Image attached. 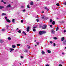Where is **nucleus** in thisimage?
Returning a JSON list of instances; mask_svg holds the SVG:
<instances>
[{
	"label": "nucleus",
	"mask_w": 66,
	"mask_h": 66,
	"mask_svg": "<svg viewBox=\"0 0 66 66\" xmlns=\"http://www.w3.org/2000/svg\"><path fill=\"white\" fill-rule=\"evenodd\" d=\"M38 18H38H39L38 17V18Z\"/></svg>",
	"instance_id": "nucleus-62"
},
{
	"label": "nucleus",
	"mask_w": 66,
	"mask_h": 66,
	"mask_svg": "<svg viewBox=\"0 0 66 66\" xmlns=\"http://www.w3.org/2000/svg\"><path fill=\"white\" fill-rule=\"evenodd\" d=\"M42 19H44L45 18L44 17H43L42 18Z\"/></svg>",
	"instance_id": "nucleus-47"
},
{
	"label": "nucleus",
	"mask_w": 66,
	"mask_h": 66,
	"mask_svg": "<svg viewBox=\"0 0 66 66\" xmlns=\"http://www.w3.org/2000/svg\"><path fill=\"white\" fill-rule=\"evenodd\" d=\"M33 28H34V29L35 28H36V27H33Z\"/></svg>",
	"instance_id": "nucleus-42"
},
{
	"label": "nucleus",
	"mask_w": 66,
	"mask_h": 66,
	"mask_svg": "<svg viewBox=\"0 0 66 66\" xmlns=\"http://www.w3.org/2000/svg\"><path fill=\"white\" fill-rule=\"evenodd\" d=\"M20 65H21V63H20Z\"/></svg>",
	"instance_id": "nucleus-58"
},
{
	"label": "nucleus",
	"mask_w": 66,
	"mask_h": 66,
	"mask_svg": "<svg viewBox=\"0 0 66 66\" xmlns=\"http://www.w3.org/2000/svg\"><path fill=\"white\" fill-rule=\"evenodd\" d=\"M4 8V7L3 6H0V9H3Z\"/></svg>",
	"instance_id": "nucleus-21"
},
{
	"label": "nucleus",
	"mask_w": 66,
	"mask_h": 66,
	"mask_svg": "<svg viewBox=\"0 0 66 66\" xmlns=\"http://www.w3.org/2000/svg\"><path fill=\"white\" fill-rule=\"evenodd\" d=\"M4 4H6V2H4Z\"/></svg>",
	"instance_id": "nucleus-51"
},
{
	"label": "nucleus",
	"mask_w": 66,
	"mask_h": 66,
	"mask_svg": "<svg viewBox=\"0 0 66 66\" xmlns=\"http://www.w3.org/2000/svg\"><path fill=\"white\" fill-rule=\"evenodd\" d=\"M50 44H52L53 43V42H52V41H50Z\"/></svg>",
	"instance_id": "nucleus-33"
},
{
	"label": "nucleus",
	"mask_w": 66,
	"mask_h": 66,
	"mask_svg": "<svg viewBox=\"0 0 66 66\" xmlns=\"http://www.w3.org/2000/svg\"><path fill=\"white\" fill-rule=\"evenodd\" d=\"M27 47L28 49H30V46H29L27 45Z\"/></svg>",
	"instance_id": "nucleus-9"
},
{
	"label": "nucleus",
	"mask_w": 66,
	"mask_h": 66,
	"mask_svg": "<svg viewBox=\"0 0 66 66\" xmlns=\"http://www.w3.org/2000/svg\"><path fill=\"white\" fill-rule=\"evenodd\" d=\"M12 66H14V65H12Z\"/></svg>",
	"instance_id": "nucleus-64"
},
{
	"label": "nucleus",
	"mask_w": 66,
	"mask_h": 66,
	"mask_svg": "<svg viewBox=\"0 0 66 66\" xmlns=\"http://www.w3.org/2000/svg\"><path fill=\"white\" fill-rule=\"evenodd\" d=\"M42 13H44V11H43V12H42Z\"/></svg>",
	"instance_id": "nucleus-52"
},
{
	"label": "nucleus",
	"mask_w": 66,
	"mask_h": 66,
	"mask_svg": "<svg viewBox=\"0 0 66 66\" xmlns=\"http://www.w3.org/2000/svg\"><path fill=\"white\" fill-rule=\"evenodd\" d=\"M36 21L37 22H38V21H39V20L38 19H36Z\"/></svg>",
	"instance_id": "nucleus-36"
},
{
	"label": "nucleus",
	"mask_w": 66,
	"mask_h": 66,
	"mask_svg": "<svg viewBox=\"0 0 66 66\" xmlns=\"http://www.w3.org/2000/svg\"><path fill=\"white\" fill-rule=\"evenodd\" d=\"M46 66H49V65L48 64L46 65Z\"/></svg>",
	"instance_id": "nucleus-48"
},
{
	"label": "nucleus",
	"mask_w": 66,
	"mask_h": 66,
	"mask_svg": "<svg viewBox=\"0 0 66 66\" xmlns=\"http://www.w3.org/2000/svg\"><path fill=\"white\" fill-rule=\"evenodd\" d=\"M27 7L28 8V9H30V7L29 6V5H28L27 6Z\"/></svg>",
	"instance_id": "nucleus-28"
},
{
	"label": "nucleus",
	"mask_w": 66,
	"mask_h": 66,
	"mask_svg": "<svg viewBox=\"0 0 66 66\" xmlns=\"http://www.w3.org/2000/svg\"><path fill=\"white\" fill-rule=\"evenodd\" d=\"M6 27H8V26L7 25H6Z\"/></svg>",
	"instance_id": "nucleus-57"
},
{
	"label": "nucleus",
	"mask_w": 66,
	"mask_h": 66,
	"mask_svg": "<svg viewBox=\"0 0 66 66\" xmlns=\"http://www.w3.org/2000/svg\"><path fill=\"white\" fill-rule=\"evenodd\" d=\"M47 52L48 53H51V51L49 50H48Z\"/></svg>",
	"instance_id": "nucleus-16"
},
{
	"label": "nucleus",
	"mask_w": 66,
	"mask_h": 66,
	"mask_svg": "<svg viewBox=\"0 0 66 66\" xmlns=\"http://www.w3.org/2000/svg\"><path fill=\"white\" fill-rule=\"evenodd\" d=\"M35 46L36 47V46H37V45H35Z\"/></svg>",
	"instance_id": "nucleus-59"
},
{
	"label": "nucleus",
	"mask_w": 66,
	"mask_h": 66,
	"mask_svg": "<svg viewBox=\"0 0 66 66\" xmlns=\"http://www.w3.org/2000/svg\"><path fill=\"white\" fill-rule=\"evenodd\" d=\"M53 44V46H54V47H55V43H54Z\"/></svg>",
	"instance_id": "nucleus-30"
},
{
	"label": "nucleus",
	"mask_w": 66,
	"mask_h": 66,
	"mask_svg": "<svg viewBox=\"0 0 66 66\" xmlns=\"http://www.w3.org/2000/svg\"><path fill=\"white\" fill-rule=\"evenodd\" d=\"M46 27L47 25H45L43 26L42 28V29H46Z\"/></svg>",
	"instance_id": "nucleus-2"
},
{
	"label": "nucleus",
	"mask_w": 66,
	"mask_h": 66,
	"mask_svg": "<svg viewBox=\"0 0 66 66\" xmlns=\"http://www.w3.org/2000/svg\"><path fill=\"white\" fill-rule=\"evenodd\" d=\"M54 39H57V38L56 37H54Z\"/></svg>",
	"instance_id": "nucleus-25"
},
{
	"label": "nucleus",
	"mask_w": 66,
	"mask_h": 66,
	"mask_svg": "<svg viewBox=\"0 0 66 66\" xmlns=\"http://www.w3.org/2000/svg\"><path fill=\"white\" fill-rule=\"evenodd\" d=\"M66 42V41H65L64 42H63V44H65H65H66V43H65Z\"/></svg>",
	"instance_id": "nucleus-34"
},
{
	"label": "nucleus",
	"mask_w": 66,
	"mask_h": 66,
	"mask_svg": "<svg viewBox=\"0 0 66 66\" xmlns=\"http://www.w3.org/2000/svg\"><path fill=\"white\" fill-rule=\"evenodd\" d=\"M45 9H47V7H45Z\"/></svg>",
	"instance_id": "nucleus-49"
},
{
	"label": "nucleus",
	"mask_w": 66,
	"mask_h": 66,
	"mask_svg": "<svg viewBox=\"0 0 66 66\" xmlns=\"http://www.w3.org/2000/svg\"><path fill=\"white\" fill-rule=\"evenodd\" d=\"M5 19H6V21L7 22H10V20L9 19H7V18L6 17H5Z\"/></svg>",
	"instance_id": "nucleus-1"
},
{
	"label": "nucleus",
	"mask_w": 66,
	"mask_h": 66,
	"mask_svg": "<svg viewBox=\"0 0 66 66\" xmlns=\"http://www.w3.org/2000/svg\"><path fill=\"white\" fill-rule=\"evenodd\" d=\"M17 46H20V44H17Z\"/></svg>",
	"instance_id": "nucleus-32"
},
{
	"label": "nucleus",
	"mask_w": 66,
	"mask_h": 66,
	"mask_svg": "<svg viewBox=\"0 0 66 66\" xmlns=\"http://www.w3.org/2000/svg\"><path fill=\"white\" fill-rule=\"evenodd\" d=\"M21 58L22 59L23 57V56H21Z\"/></svg>",
	"instance_id": "nucleus-46"
},
{
	"label": "nucleus",
	"mask_w": 66,
	"mask_h": 66,
	"mask_svg": "<svg viewBox=\"0 0 66 66\" xmlns=\"http://www.w3.org/2000/svg\"><path fill=\"white\" fill-rule=\"evenodd\" d=\"M42 32L43 34H45V33H46V32L45 31H42Z\"/></svg>",
	"instance_id": "nucleus-11"
},
{
	"label": "nucleus",
	"mask_w": 66,
	"mask_h": 66,
	"mask_svg": "<svg viewBox=\"0 0 66 66\" xmlns=\"http://www.w3.org/2000/svg\"><path fill=\"white\" fill-rule=\"evenodd\" d=\"M58 30H59V27H57L56 29V31H58Z\"/></svg>",
	"instance_id": "nucleus-19"
},
{
	"label": "nucleus",
	"mask_w": 66,
	"mask_h": 66,
	"mask_svg": "<svg viewBox=\"0 0 66 66\" xmlns=\"http://www.w3.org/2000/svg\"><path fill=\"white\" fill-rule=\"evenodd\" d=\"M4 15H6V14L4 13H3L2 14V16H4Z\"/></svg>",
	"instance_id": "nucleus-13"
},
{
	"label": "nucleus",
	"mask_w": 66,
	"mask_h": 66,
	"mask_svg": "<svg viewBox=\"0 0 66 66\" xmlns=\"http://www.w3.org/2000/svg\"><path fill=\"white\" fill-rule=\"evenodd\" d=\"M23 12H25L26 11V10H22Z\"/></svg>",
	"instance_id": "nucleus-37"
},
{
	"label": "nucleus",
	"mask_w": 66,
	"mask_h": 66,
	"mask_svg": "<svg viewBox=\"0 0 66 66\" xmlns=\"http://www.w3.org/2000/svg\"><path fill=\"white\" fill-rule=\"evenodd\" d=\"M0 42L1 43H2L4 42V41H3V40L1 39L0 40Z\"/></svg>",
	"instance_id": "nucleus-8"
},
{
	"label": "nucleus",
	"mask_w": 66,
	"mask_h": 66,
	"mask_svg": "<svg viewBox=\"0 0 66 66\" xmlns=\"http://www.w3.org/2000/svg\"><path fill=\"white\" fill-rule=\"evenodd\" d=\"M53 34H55V31H54L52 29L51 30V32Z\"/></svg>",
	"instance_id": "nucleus-4"
},
{
	"label": "nucleus",
	"mask_w": 66,
	"mask_h": 66,
	"mask_svg": "<svg viewBox=\"0 0 66 66\" xmlns=\"http://www.w3.org/2000/svg\"><path fill=\"white\" fill-rule=\"evenodd\" d=\"M21 22L22 23V22H23V21L22 20H21Z\"/></svg>",
	"instance_id": "nucleus-41"
},
{
	"label": "nucleus",
	"mask_w": 66,
	"mask_h": 66,
	"mask_svg": "<svg viewBox=\"0 0 66 66\" xmlns=\"http://www.w3.org/2000/svg\"><path fill=\"white\" fill-rule=\"evenodd\" d=\"M64 33H65V32L66 31V30H65V29H64Z\"/></svg>",
	"instance_id": "nucleus-39"
},
{
	"label": "nucleus",
	"mask_w": 66,
	"mask_h": 66,
	"mask_svg": "<svg viewBox=\"0 0 66 66\" xmlns=\"http://www.w3.org/2000/svg\"><path fill=\"white\" fill-rule=\"evenodd\" d=\"M12 51H11H11H10V52H12Z\"/></svg>",
	"instance_id": "nucleus-55"
},
{
	"label": "nucleus",
	"mask_w": 66,
	"mask_h": 66,
	"mask_svg": "<svg viewBox=\"0 0 66 66\" xmlns=\"http://www.w3.org/2000/svg\"><path fill=\"white\" fill-rule=\"evenodd\" d=\"M50 27H51V28H52V26L51 25H50Z\"/></svg>",
	"instance_id": "nucleus-40"
},
{
	"label": "nucleus",
	"mask_w": 66,
	"mask_h": 66,
	"mask_svg": "<svg viewBox=\"0 0 66 66\" xmlns=\"http://www.w3.org/2000/svg\"><path fill=\"white\" fill-rule=\"evenodd\" d=\"M22 33L24 34V35H27V34H26V33H25V32H24V31L22 32Z\"/></svg>",
	"instance_id": "nucleus-14"
},
{
	"label": "nucleus",
	"mask_w": 66,
	"mask_h": 66,
	"mask_svg": "<svg viewBox=\"0 0 66 66\" xmlns=\"http://www.w3.org/2000/svg\"><path fill=\"white\" fill-rule=\"evenodd\" d=\"M24 52H28V50H24Z\"/></svg>",
	"instance_id": "nucleus-24"
},
{
	"label": "nucleus",
	"mask_w": 66,
	"mask_h": 66,
	"mask_svg": "<svg viewBox=\"0 0 66 66\" xmlns=\"http://www.w3.org/2000/svg\"><path fill=\"white\" fill-rule=\"evenodd\" d=\"M64 4L65 5H66V2H65L64 3Z\"/></svg>",
	"instance_id": "nucleus-38"
},
{
	"label": "nucleus",
	"mask_w": 66,
	"mask_h": 66,
	"mask_svg": "<svg viewBox=\"0 0 66 66\" xmlns=\"http://www.w3.org/2000/svg\"><path fill=\"white\" fill-rule=\"evenodd\" d=\"M1 2H3V0H1Z\"/></svg>",
	"instance_id": "nucleus-45"
},
{
	"label": "nucleus",
	"mask_w": 66,
	"mask_h": 66,
	"mask_svg": "<svg viewBox=\"0 0 66 66\" xmlns=\"http://www.w3.org/2000/svg\"><path fill=\"white\" fill-rule=\"evenodd\" d=\"M36 42V40H35V42Z\"/></svg>",
	"instance_id": "nucleus-56"
},
{
	"label": "nucleus",
	"mask_w": 66,
	"mask_h": 66,
	"mask_svg": "<svg viewBox=\"0 0 66 66\" xmlns=\"http://www.w3.org/2000/svg\"><path fill=\"white\" fill-rule=\"evenodd\" d=\"M62 54H64V53H62Z\"/></svg>",
	"instance_id": "nucleus-53"
},
{
	"label": "nucleus",
	"mask_w": 66,
	"mask_h": 66,
	"mask_svg": "<svg viewBox=\"0 0 66 66\" xmlns=\"http://www.w3.org/2000/svg\"><path fill=\"white\" fill-rule=\"evenodd\" d=\"M42 54H45V52H44V51H42Z\"/></svg>",
	"instance_id": "nucleus-10"
},
{
	"label": "nucleus",
	"mask_w": 66,
	"mask_h": 66,
	"mask_svg": "<svg viewBox=\"0 0 66 66\" xmlns=\"http://www.w3.org/2000/svg\"><path fill=\"white\" fill-rule=\"evenodd\" d=\"M33 31H34V32H35V31H36V30H35V29L34 28L33 29Z\"/></svg>",
	"instance_id": "nucleus-23"
},
{
	"label": "nucleus",
	"mask_w": 66,
	"mask_h": 66,
	"mask_svg": "<svg viewBox=\"0 0 66 66\" xmlns=\"http://www.w3.org/2000/svg\"><path fill=\"white\" fill-rule=\"evenodd\" d=\"M57 19H59V18H56Z\"/></svg>",
	"instance_id": "nucleus-54"
},
{
	"label": "nucleus",
	"mask_w": 66,
	"mask_h": 66,
	"mask_svg": "<svg viewBox=\"0 0 66 66\" xmlns=\"http://www.w3.org/2000/svg\"><path fill=\"white\" fill-rule=\"evenodd\" d=\"M59 66H62V64H59Z\"/></svg>",
	"instance_id": "nucleus-43"
},
{
	"label": "nucleus",
	"mask_w": 66,
	"mask_h": 66,
	"mask_svg": "<svg viewBox=\"0 0 66 66\" xmlns=\"http://www.w3.org/2000/svg\"><path fill=\"white\" fill-rule=\"evenodd\" d=\"M12 22H14V23L15 22V19H13Z\"/></svg>",
	"instance_id": "nucleus-26"
},
{
	"label": "nucleus",
	"mask_w": 66,
	"mask_h": 66,
	"mask_svg": "<svg viewBox=\"0 0 66 66\" xmlns=\"http://www.w3.org/2000/svg\"><path fill=\"white\" fill-rule=\"evenodd\" d=\"M36 44H37L38 45L39 44V42H37V43H36Z\"/></svg>",
	"instance_id": "nucleus-35"
},
{
	"label": "nucleus",
	"mask_w": 66,
	"mask_h": 66,
	"mask_svg": "<svg viewBox=\"0 0 66 66\" xmlns=\"http://www.w3.org/2000/svg\"><path fill=\"white\" fill-rule=\"evenodd\" d=\"M52 21V19H51L50 20V22H51Z\"/></svg>",
	"instance_id": "nucleus-31"
},
{
	"label": "nucleus",
	"mask_w": 66,
	"mask_h": 66,
	"mask_svg": "<svg viewBox=\"0 0 66 66\" xmlns=\"http://www.w3.org/2000/svg\"><path fill=\"white\" fill-rule=\"evenodd\" d=\"M7 39H8V40H11V38L10 37H8Z\"/></svg>",
	"instance_id": "nucleus-20"
},
{
	"label": "nucleus",
	"mask_w": 66,
	"mask_h": 66,
	"mask_svg": "<svg viewBox=\"0 0 66 66\" xmlns=\"http://www.w3.org/2000/svg\"><path fill=\"white\" fill-rule=\"evenodd\" d=\"M37 16H38V15H37Z\"/></svg>",
	"instance_id": "nucleus-63"
},
{
	"label": "nucleus",
	"mask_w": 66,
	"mask_h": 66,
	"mask_svg": "<svg viewBox=\"0 0 66 66\" xmlns=\"http://www.w3.org/2000/svg\"><path fill=\"white\" fill-rule=\"evenodd\" d=\"M24 7V6H21V8H23Z\"/></svg>",
	"instance_id": "nucleus-44"
},
{
	"label": "nucleus",
	"mask_w": 66,
	"mask_h": 66,
	"mask_svg": "<svg viewBox=\"0 0 66 66\" xmlns=\"http://www.w3.org/2000/svg\"><path fill=\"white\" fill-rule=\"evenodd\" d=\"M52 24H53V25H54V24H55V22L54 21H53V22L52 23Z\"/></svg>",
	"instance_id": "nucleus-17"
},
{
	"label": "nucleus",
	"mask_w": 66,
	"mask_h": 66,
	"mask_svg": "<svg viewBox=\"0 0 66 66\" xmlns=\"http://www.w3.org/2000/svg\"><path fill=\"white\" fill-rule=\"evenodd\" d=\"M7 8H9V7L10 8L11 7V5L10 4H9L7 6H6Z\"/></svg>",
	"instance_id": "nucleus-5"
},
{
	"label": "nucleus",
	"mask_w": 66,
	"mask_h": 66,
	"mask_svg": "<svg viewBox=\"0 0 66 66\" xmlns=\"http://www.w3.org/2000/svg\"><path fill=\"white\" fill-rule=\"evenodd\" d=\"M47 11H49V9H47Z\"/></svg>",
	"instance_id": "nucleus-50"
},
{
	"label": "nucleus",
	"mask_w": 66,
	"mask_h": 66,
	"mask_svg": "<svg viewBox=\"0 0 66 66\" xmlns=\"http://www.w3.org/2000/svg\"><path fill=\"white\" fill-rule=\"evenodd\" d=\"M39 34L40 35H42L43 34V32L42 31H40L39 32Z\"/></svg>",
	"instance_id": "nucleus-6"
},
{
	"label": "nucleus",
	"mask_w": 66,
	"mask_h": 66,
	"mask_svg": "<svg viewBox=\"0 0 66 66\" xmlns=\"http://www.w3.org/2000/svg\"><path fill=\"white\" fill-rule=\"evenodd\" d=\"M12 47L13 48H15L16 47V46H15V45H13L12 46Z\"/></svg>",
	"instance_id": "nucleus-12"
},
{
	"label": "nucleus",
	"mask_w": 66,
	"mask_h": 66,
	"mask_svg": "<svg viewBox=\"0 0 66 66\" xmlns=\"http://www.w3.org/2000/svg\"><path fill=\"white\" fill-rule=\"evenodd\" d=\"M65 48L66 49V47H65Z\"/></svg>",
	"instance_id": "nucleus-61"
},
{
	"label": "nucleus",
	"mask_w": 66,
	"mask_h": 66,
	"mask_svg": "<svg viewBox=\"0 0 66 66\" xmlns=\"http://www.w3.org/2000/svg\"><path fill=\"white\" fill-rule=\"evenodd\" d=\"M2 31H5V29H2Z\"/></svg>",
	"instance_id": "nucleus-29"
},
{
	"label": "nucleus",
	"mask_w": 66,
	"mask_h": 66,
	"mask_svg": "<svg viewBox=\"0 0 66 66\" xmlns=\"http://www.w3.org/2000/svg\"><path fill=\"white\" fill-rule=\"evenodd\" d=\"M30 27L29 26L27 27V32H29L30 31Z\"/></svg>",
	"instance_id": "nucleus-3"
},
{
	"label": "nucleus",
	"mask_w": 66,
	"mask_h": 66,
	"mask_svg": "<svg viewBox=\"0 0 66 66\" xmlns=\"http://www.w3.org/2000/svg\"><path fill=\"white\" fill-rule=\"evenodd\" d=\"M18 28H17V29H16V30H18Z\"/></svg>",
	"instance_id": "nucleus-60"
},
{
	"label": "nucleus",
	"mask_w": 66,
	"mask_h": 66,
	"mask_svg": "<svg viewBox=\"0 0 66 66\" xmlns=\"http://www.w3.org/2000/svg\"><path fill=\"white\" fill-rule=\"evenodd\" d=\"M10 50H11V51H13V50H14V49L12 48H10Z\"/></svg>",
	"instance_id": "nucleus-27"
},
{
	"label": "nucleus",
	"mask_w": 66,
	"mask_h": 66,
	"mask_svg": "<svg viewBox=\"0 0 66 66\" xmlns=\"http://www.w3.org/2000/svg\"><path fill=\"white\" fill-rule=\"evenodd\" d=\"M18 32L19 33H21V30H19V31H18Z\"/></svg>",
	"instance_id": "nucleus-18"
},
{
	"label": "nucleus",
	"mask_w": 66,
	"mask_h": 66,
	"mask_svg": "<svg viewBox=\"0 0 66 66\" xmlns=\"http://www.w3.org/2000/svg\"><path fill=\"white\" fill-rule=\"evenodd\" d=\"M65 39V37H63L61 38V41H63Z\"/></svg>",
	"instance_id": "nucleus-7"
},
{
	"label": "nucleus",
	"mask_w": 66,
	"mask_h": 66,
	"mask_svg": "<svg viewBox=\"0 0 66 66\" xmlns=\"http://www.w3.org/2000/svg\"><path fill=\"white\" fill-rule=\"evenodd\" d=\"M56 5H57V6H60V4H59V3H57L56 4Z\"/></svg>",
	"instance_id": "nucleus-22"
},
{
	"label": "nucleus",
	"mask_w": 66,
	"mask_h": 66,
	"mask_svg": "<svg viewBox=\"0 0 66 66\" xmlns=\"http://www.w3.org/2000/svg\"><path fill=\"white\" fill-rule=\"evenodd\" d=\"M30 4L31 5H32L33 4V2H31L30 3Z\"/></svg>",
	"instance_id": "nucleus-15"
}]
</instances>
